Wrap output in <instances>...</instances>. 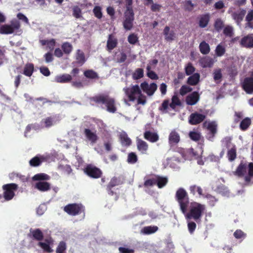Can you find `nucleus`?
<instances>
[{
  "label": "nucleus",
  "mask_w": 253,
  "mask_h": 253,
  "mask_svg": "<svg viewBox=\"0 0 253 253\" xmlns=\"http://www.w3.org/2000/svg\"><path fill=\"white\" fill-rule=\"evenodd\" d=\"M175 198L186 220L193 219L197 223L201 221V218L206 210L205 205L195 202H192L190 204V210L188 212L190 203L189 198L187 192L183 188L177 189Z\"/></svg>",
  "instance_id": "1"
},
{
  "label": "nucleus",
  "mask_w": 253,
  "mask_h": 253,
  "mask_svg": "<svg viewBox=\"0 0 253 253\" xmlns=\"http://www.w3.org/2000/svg\"><path fill=\"white\" fill-rule=\"evenodd\" d=\"M90 100L96 104L105 105L109 113H115L117 110L115 99L108 94H100L91 97Z\"/></svg>",
  "instance_id": "2"
},
{
  "label": "nucleus",
  "mask_w": 253,
  "mask_h": 253,
  "mask_svg": "<svg viewBox=\"0 0 253 253\" xmlns=\"http://www.w3.org/2000/svg\"><path fill=\"white\" fill-rule=\"evenodd\" d=\"M64 211L69 215L76 216L84 213V214L85 208L81 203H73L67 205L64 207Z\"/></svg>",
  "instance_id": "3"
},
{
  "label": "nucleus",
  "mask_w": 253,
  "mask_h": 253,
  "mask_svg": "<svg viewBox=\"0 0 253 253\" xmlns=\"http://www.w3.org/2000/svg\"><path fill=\"white\" fill-rule=\"evenodd\" d=\"M21 27L20 22L16 19L11 21L10 24H4L0 26V34L8 35L18 30Z\"/></svg>",
  "instance_id": "4"
},
{
  "label": "nucleus",
  "mask_w": 253,
  "mask_h": 253,
  "mask_svg": "<svg viewBox=\"0 0 253 253\" xmlns=\"http://www.w3.org/2000/svg\"><path fill=\"white\" fill-rule=\"evenodd\" d=\"M18 188V185L15 183H9L4 184L2 186L3 190V196L6 201L11 200L15 196V192Z\"/></svg>",
  "instance_id": "5"
},
{
  "label": "nucleus",
  "mask_w": 253,
  "mask_h": 253,
  "mask_svg": "<svg viewBox=\"0 0 253 253\" xmlns=\"http://www.w3.org/2000/svg\"><path fill=\"white\" fill-rule=\"evenodd\" d=\"M84 173L89 177L97 179L101 177L102 172L101 170L96 166L91 165H87L84 169Z\"/></svg>",
  "instance_id": "6"
},
{
  "label": "nucleus",
  "mask_w": 253,
  "mask_h": 253,
  "mask_svg": "<svg viewBox=\"0 0 253 253\" xmlns=\"http://www.w3.org/2000/svg\"><path fill=\"white\" fill-rule=\"evenodd\" d=\"M124 90L130 101H134L136 99L135 96L141 94V92L139 86L137 84L130 88H124Z\"/></svg>",
  "instance_id": "7"
},
{
  "label": "nucleus",
  "mask_w": 253,
  "mask_h": 253,
  "mask_svg": "<svg viewBox=\"0 0 253 253\" xmlns=\"http://www.w3.org/2000/svg\"><path fill=\"white\" fill-rule=\"evenodd\" d=\"M124 17L125 19L123 23V27L126 31L130 30L133 26L134 12H125Z\"/></svg>",
  "instance_id": "8"
},
{
  "label": "nucleus",
  "mask_w": 253,
  "mask_h": 253,
  "mask_svg": "<svg viewBox=\"0 0 253 253\" xmlns=\"http://www.w3.org/2000/svg\"><path fill=\"white\" fill-rule=\"evenodd\" d=\"M206 116L197 112L192 113L188 118V122L191 125H197L203 122Z\"/></svg>",
  "instance_id": "9"
},
{
  "label": "nucleus",
  "mask_w": 253,
  "mask_h": 253,
  "mask_svg": "<svg viewBox=\"0 0 253 253\" xmlns=\"http://www.w3.org/2000/svg\"><path fill=\"white\" fill-rule=\"evenodd\" d=\"M142 90L148 96L152 95L157 89L156 84L153 83L149 84L147 82H144L140 84Z\"/></svg>",
  "instance_id": "10"
},
{
  "label": "nucleus",
  "mask_w": 253,
  "mask_h": 253,
  "mask_svg": "<svg viewBox=\"0 0 253 253\" xmlns=\"http://www.w3.org/2000/svg\"><path fill=\"white\" fill-rule=\"evenodd\" d=\"M28 237L33 240H36L39 242L43 240V234L41 229L37 228L33 229L31 228L30 229V232L28 235Z\"/></svg>",
  "instance_id": "11"
},
{
  "label": "nucleus",
  "mask_w": 253,
  "mask_h": 253,
  "mask_svg": "<svg viewBox=\"0 0 253 253\" xmlns=\"http://www.w3.org/2000/svg\"><path fill=\"white\" fill-rule=\"evenodd\" d=\"M242 87L247 93H253V77L246 78L243 83Z\"/></svg>",
  "instance_id": "12"
},
{
  "label": "nucleus",
  "mask_w": 253,
  "mask_h": 253,
  "mask_svg": "<svg viewBox=\"0 0 253 253\" xmlns=\"http://www.w3.org/2000/svg\"><path fill=\"white\" fill-rule=\"evenodd\" d=\"M200 100V94L197 91H193L187 95L185 99L186 103L188 105H194Z\"/></svg>",
  "instance_id": "13"
},
{
  "label": "nucleus",
  "mask_w": 253,
  "mask_h": 253,
  "mask_svg": "<svg viewBox=\"0 0 253 253\" xmlns=\"http://www.w3.org/2000/svg\"><path fill=\"white\" fill-rule=\"evenodd\" d=\"M198 25L201 28H204L208 26L211 19V14L206 13L200 15L198 17Z\"/></svg>",
  "instance_id": "14"
},
{
  "label": "nucleus",
  "mask_w": 253,
  "mask_h": 253,
  "mask_svg": "<svg viewBox=\"0 0 253 253\" xmlns=\"http://www.w3.org/2000/svg\"><path fill=\"white\" fill-rule=\"evenodd\" d=\"M52 243L53 240L50 237L44 239V242H39L38 246L42 248L44 252L50 253L53 252V250L50 246Z\"/></svg>",
  "instance_id": "15"
},
{
  "label": "nucleus",
  "mask_w": 253,
  "mask_h": 253,
  "mask_svg": "<svg viewBox=\"0 0 253 253\" xmlns=\"http://www.w3.org/2000/svg\"><path fill=\"white\" fill-rule=\"evenodd\" d=\"M180 140L179 134L175 130H172L169 136V143L170 146L178 144Z\"/></svg>",
  "instance_id": "16"
},
{
  "label": "nucleus",
  "mask_w": 253,
  "mask_h": 253,
  "mask_svg": "<svg viewBox=\"0 0 253 253\" xmlns=\"http://www.w3.org/2000/svg\"><path fill=\"white\" fill-rule=\"evenodd\" d=\"M247 169L248 165L247 163L242 162L237 167L234 174L239 177H242L245 175Z\"/></svg>",
  "instance_id": "17"
},
{
  "label": "nucleus",
  "mask_w": 253,
  "mask_h": 253,
  "mask_svg": "<svg viewBox=\"0 0 253 253\" xmlns=\"http://www.w3.org/2000/svg\"><path fill=\"white\" fill-rule=\"evenodd\" d=\"M118 44V40L113 34H110L108 36L107 42V49L109 51H111L115 48Z\"/></svg>",
  "instance_id": "18"
},
{
  "label": "nucleus",
  "mask_w": 253,
  "mask_h": 253,
  "mask_svg": "<svg viewBox=\"0 0 253 253\" xmlns=\"http://www.w3.org/2000/svg\"><path fill=\"white\" fill-rule=\"evenodd\" d=\"M240 42L243 46L249 48L253 47V35L250 34L243 37Z\"/></svg>",
  "instance_id": "19"
},
{
  "label": "nucleus",
  "mask_w": 253,
  "mask_h": 253,
  "mask_svg": "<svg viewBox=\"0 0 253 253\" xmlns=\"http://www.w3.org/2000/svg\"><path fill=\"white\" fill-rule=\"evenodd\" d=\"M144 137L146 140L152 143L157 142L159 139V136L157 133L149 130L146 131L144 133Z\"/></svg>",
  "instance_id": "20"
},
{
  "label": "nucleus",
  "mask_w": 253,
  "mask_h": 253,
  "mask_svg": "<svg viewBox=\"0 0 253 253\" xmlns=\"http://www.w3.org/2000/svg\"><path fill=\"white\" fill-rule=\"evenodd\" d=\"M136 146L138 150L142 154H146L148 149V145L144 141L138 139L136 140Z\"/></svg>",
  "instance_id": "21"
},
{
  "label": "nucleus",
  "mask_w": 253,
  "mask_h": 253,
  "mask_svg": "<svg viewBox=\"0 0 253 253\" xmlns=\"http://www.w3.org/2000/svg\"><path fill=\"white\" fill-rule=\"evenodd\" d=\"M163 34L165 36V39L168 42L172 41L175 38V33L173 31H170V28L169 26H167L165 27Z\"/></svg>",
  "instance_id": "22"
},
{
  "label": "nucleus",
  "mask_w": 253,
  "mask_h": 253,
  "mask_svg": "<svg viewBox=\"0 0 253 253\" xmlns=\"http://www.w3.org/2000/svg\"><path fill=\"white\" fill-rule=\"evenodd\" d=\"M200 64L203 68H211L214 63V60L210 56H205L200 60Z\"/></svg>",
  "instance_id": "23"
},
{
  "label": "nucleus",
  "mask_w": 253,
  "mask_h": 253,
  "mask_svg": "<svg viewBox=\"0 0 253 253\" xmlns=\"http://www.w3.org/2000/svg\"><path fill=\"white\" fill-rule=\"evenodd\" d=\"M35 188L42 192H45L51 189L49 183L46 181H39L36 183Z\"/></svg>",
  "instance_id": "24"
},
{
  "label": "nucleus",
  "mask_w": 253,
  "mask_h": 253,
  "mask_svg": "<svg viewBox=\"0 0 253 253\" xmlns=\"http://www.w3.org/2000/svg\"><path fill=\"white\" fill-rule=\"evenodd\" d=\"M45 161V158L43 156H36L30 160L29 164L31 166L36 167L41 165Z\"/></svg>",
  "instance_id": "25"
},
{
  "label": "nucleus",
  "mask_w": 253,
  "mask_h": 253,
  "mask_svg": "<svg viewBox=\"0 0 253 253\" xmlns=\"http://www.w3.org/2000/svg\"><path fill=\"white\" fill-rule=\"evenodd\" d=\"M72 79V78L70 75L65 74L56 76L55 81L58 83H66L71 82Z\"/></svg>",
  "instance_id": "26"
},
{
  "label": "nucleus",
  "mask_w": 253,
  "mask_h": 253,
  "mask_svg": "<svg viewBox=\"0 0 253 253\" xmlns=\"http://www.w3.org/2000/svg\"><path fill=\"white\" fill-rule=\"evenodd\" d=\"M84 133L86 137L93 143H95L98 139V136L95 132H92L88 128L84 129Z\"/></svg>",
  "instance_id": "27"
},
{
  "label": "nucleus",
  "mask_w": 253,
  "mask_h": 253,
  "mask_svg": "<svg viewBox=\"0 0 253 253\" xmlns=\"http://www.w3.org/2000/svg\"><path fill=\"white\" fill-rule=\"evenodd\" d=\"M200 76L198 73H195L187 79V84L190 85H196L200 81Z\"/></svg>",
  "instance_id": "28"
},
{
  "label": "nucleus",
  "mask_w": 253,
  "mask_h": 253,
  "mask_svg": "<svg viewBox=\"0 0 253 253\" xmlns=\"http://www.w3.org/2000/svg\"><path fill=\"white\" fill-rule=\"evenodd\" d=\"M34 71V66L33 63H27L23 69V74L27 76V77H31Z\"/></svg>",
  "instance_id": "29"
},
{
  "label": "nucleus",
  "mask_w": 253,
  "mask_h": 253,
  "mask_svg": "<svg viewBox=\"0 0 253 253\" xmlns=\"http://www.w3.org/2000/svg\"><path fill=\"white\" fill-rule=\"evenodd\" d=\"M207 129L210 131L209 137L213 138L217 132V125L214 122H210L208 125Z\"/></svg>",
  "instance_id": "30"
},
{
  "label": "nucleus",
  "mask_w": 253,
  "mask_h": 253,
  "mask_svg": "<svg viewBox=\"0 0 253 253\" xmlns=\"http://www.w3.org/2000/svg\"><path fill=\"white\" fill-rule=\"evenodd\" d=\"M40 43L42 45H47V47L50 50H53L55 45L56 41L54 39L48 40H41L40 41Z\"/></svg>",
  "instance_id": "31"
},
{
  "label": "nucleus",
  "mask_w": 253,
  "mask_h": 253,
  "mask_svg": "<svg viewBox=\"0 0 253 253\" xmlns=\"http://www.w3.org/2000/svg\"><path fill=\"white\" fill-rule=\"evenodd\" d=\"M199 49L201 53L204 55H207L210 52V46L205 41H202L199 44Z\"/></svg>",
  "instance_id": "32"
},
{
  "label": "nucleus",
  "mask_w": 253,
  "mask_h": 253,
  "mask_svg": "<svg viewBox=\"0 0 253 253\" xmlns=\"http://www.w3.org/2000/svg\"><path fill=\"white\" fill-rule=\"evenodd\" d=\"M156 184L159 188L164 187L168 183V179L167 177L156 175Z\"/></svg>",
  "instance_id": "33"
},
{
  "label": "nucleus",
  "mask_w": 253,
  "mask_h": 253,
  "mask_svg": "<svg viewBox=\"0 0 253 253\" xmlns=\"http://www.w3.org/2000/svg\"><path fill=\"white\" fill-rule=\"evenodd\" d=\"M120 139L121 144L123 146H128L131 143V139L128 137L127 134L125 133H122L120 135Z\"/></svg>",
  "instance_id": "34"
},
{
  "label": "nucleus",
  "mask_w": 253,
  "mask_h": 253,
  "mask_svg": "<svg viewBox=\"0 0 253 253\" xmlns=\"http://www.w3.org/2000/svg\"><path fill=\"white\" fill-rule=\"evenodd\" d=\"M246 13L245 9L241 10L239 12H234L232 14L233 19L236 20L237 23H240L243 20Z\"/></svg>",
  "instance_id": "35"
},
{
  "label": "nucleus",
  "mask_w": 253,
  "mask_h": 253,
  "mask_svg": "<svg viewBox=\"0 0 253 253\" xmlns=\"http://www.w3.org/2000/svg\"><path fill=\"white\" fill-rule=\"evenodd\" d=\"M158 230L157 226H148L143 227L141 230V233L145 235H149L155 233Z\"/></svg>",
  "instance_id": "36"
},
{
  "label": "nucleus",
  "mask_w": 253,
  "mask_h": 253,
  "mask_svg": "<svg viewBox=\"0 0 253 253\" xmlns=\"http://www.w3.org/2000/svg\"><path fill=\"white\" fill-rule=\"evenodd\" d=\"M190 193L193 195H195L196 193L199 196H203V189L202 188L197 185H192L189 187Z\"/></svg>",
  "instance_id": "37"
},
{
  "label": "nucleus",
  "mask_w": 253,
  "mask_h": 253,
  "mask_svg": "<svg viewBox=\"0 0 253 253\" xmlns=\"http://www.w3.org/2000/svg\"><path fill=\"white\" fill-rule=\"evenodd\" d=\"M227 156L230 162H232L236 159L237 157V152L236 148L235 145L228 150Z\"/></svg>",
  "instance_id": "38"
},
{
  "label": "nucleus",
  "mask_w": 253,
  "mask_h": 253,
  "mask_svg": "<svg viewBox=\"0 0 253 253\" xmlns=\"http://www.w3.org/2000/svg\"><path fill=\"white\" fill-rule=\"evenodd\" d=\"M84 76L90 79H98L99 76L98 74L93 70H87L84 73Z\"/></svg>",
  "instance_id": "39"
},
{
  "label": "nucleus",
  "mask_w": 253,
  "mask_h": 253,
  "mask_svg": "<svg viewBox=\"0 0 253 253\" xmlns=\"http://www.w3.org/2000/svg\"><path fill=\"white\" fill-rule=\"evenodd\" d=\"M251 124V120L249 118L243 119L240 124V128L242 130L245 131L248 129Z\"/></svg>",
  "instance_id": "40"
},
{
  "label": "nucleus",
  "mask_w": 253,
  "mask_h": 253,
  "mask_svg": "<svg viewBox=\"0 0 253 253\" xmlns=\"http://www.w3.org/2000/svg\"><path fill=\"white\" fill-rule=\"evenodd\" d=\"M144 76V70L142 68H137L132 74L133 80L140 79Z\"/></svg>",
  "instance_id": "41"
},
{
  "label": "nucleus",
  "mask_w": 253,
  "mask_h": 253,
  "mask_svg": "<svg viewBox=\"0 0 253 253\" xmlns=\"http://www.w3.org/2000/svg\"><path fill=\"white\" fill-rule=\"evenodd\" d=\"M76 60L78 63L82 65L85 61L84 54L80 49H78L77 51Z\"/></svg>",
  "instance_id": "42"
},
{
  "label": "nucleus",
  "mask_w": 253,
  "mask_h": 253,
  "mask_svg": "<svg viewBox=\"0 0 253 253\" xmlns=\"http://www.w3.org/2000/svg\"><path fill=\"white\" fill-rule=\"evenodd\" d=\"M61 48L66 54H69L73 50L72 44L68 42H64L61 45Z\"/></svg>",
  "instance_id": "43"
},
{
  "label": "nucleus",
  "mask_w": 253,
  "mask_h": 253,
  "mask_svg": "<svg viewBox=\"0 0 253 253\" xmlns=\"http://www.w3.org/2000/svg\"><path fill=\"white\" fill-rule=\"evenodd\" d=\"M226 52L225 47L221 44H218L215 49V53L217 57L223 56Z\"/></svg>",
  "instance_id": "44"
},
{
  "label": "nucleus",
  "mask_w": 253,
  "mask_h": 253,
  "mask_svg": "<svg viewBox=\"0 0 253 253\" xmlns=\"http://www.w3.org/2000/svg\"><path fill=\"white\" fill-rule=\"evenodd\" d=\"M49 178L50 176L48 175L43 173L37 174L33 177V179L36 181L46 180H49Z\"/></svg>",
  "instance_id": "45"
},
{
  "label": "nucleus",
  "mask_w": 253,
  "mask_h": 253,
  "mask_svg": "<svg viewBox=\"0 0 253 253\" xmlns=\"http://www.w3.org/2000/svg\"><path fill=\"white\" fill-rule=\"evenodd\" d=\"M138 161V157L134 152L128 153L127 156V162L129 164H134Z\"/></svg>",
  "instance_id": "46"
},
{
  "label": "nucleus",
  "mask_w": 253,
  "mask_h": 253,
  "mask_svg": "<svg viewBox=\"0 0 253 253\" xmlns=\"http://www.w3.org/2000/svg\"><path fill=\"white\" fill-rule=\"evenodd\" d=\"M73 16L77 19L80 18L82 16V10L78 6L75 5L72 7Z\"/></svg>",
  "instance_id": "47"
},
{
  "label": "nucleus",
  "mask_w": 253,
  "mask_h": 253,
  "mask_svg": "<svg viewBox=\"0 0 253 253\" xmlns=\"http://www.w3.org/2000/svg\"><path fill=\"white\" fill-rule=\"evenodd\" d=\"M66 243L64 241H61L56 248V253H66Z\"/></svg>",
  "instance_id": "48"
},
{
  "label": "nucleus",
  "mask_w": 253,
  "mask_h": 253,
  "mask_svg": "<svg viewBox=\"0 0 253 253\" xmlns=\"http://www.w3.org/2000/svg\"><path fill=\"white\" fill-rule=\"evenodd\" d=\"M224 27L223 21L220 18H217L214 23V28L217 32L220 31Z\"/></svg>",
  "instance_id": "49"
},
{
  "label": "nucleus",
  "mask_w": 253,
  "mask_h": 253,
  "mask_svg": "<svg viewBox=\"0 0 253 253\" xmlns=\"http://www.w3.org/2000/svg\"><path fill=\"white\" fill-rule=\"evenodd\" d=\"M122 183L123 182L121 181L120 178L114 176L111 179L107 185L110 187H114L116 186L122 184Z\"/></svg>",
  "instance_id": "50"
},
{
  "label": "nucleus",
  "mask_w": 253,
  "mask_h": 253,
  "mask_svg": "<svg viewBox=\"0 0 253 253\" xmlns=\"http://www.w3.org/2000/svg\"><path fill=\"white\" fill-rule=\"evenodd\" d=\"M195 71V68L191 62H189L185 67V73L188 76L192 75Z\"/></svg>",
  "instance_id": "51"
},
{
  "label": "nucleus",
  "mask_w": 253,
  "mask_h": 253,
  "mask_svg": "<svg viewBox=\"0 0 253 253\" xmlns=\"http://www.w3.org/2000/svg\"><path fill=\"white\" fill-rule=\"evenodd\" d=\"M192 90V88L186 85H183L180 90H179V93L181 95L184 96L185 94H186L187 93L190 92Z\"/></svg>",
  "instance_id": "52"
},
{
  "label": "nucleus",
  "mask_w": 253,
  "mask_h": 253,
  "mask_svg": "<svg viewBox=\"0 0 253 253\" xmlns=\"http://www.w3.org/2000/svg\"><path fill=\"white\" fill-rule=\"evenodd\" d=\"M189 136L191 139L195 141H198L201 138L200 133L194 131H190L189 133Z\"/></svg>",
  "instance_id": "53"
},
{
  "label": "nucleus",
  "mask_w": 253,
  "mask_h": 253,
  "mask_svg": "<svg viewBox=\"0 0 253 253\" xmlns=\"http://www.w3.org/2000/svg\"><path fill=\"white\" fill-rule=\"evenodd\" d=\"M197 227L196 223L194 221H189L187 222V227L189 232L192 234L194 232Z\"/></svg>",
  "instance_id": "54"
},
{
  "label": "nucleus",
  "mask_w": 253,
  "mask_h": 253,
  "mask_svg": "<svg viewBox=\"0 0 253 253\" xmlns=\"http://www.w3.org/2000/svg\"><path fill=\"white\" fill-rule=\"evenodd\" d=\"M253 10L249 11L246 17V21L247 22V26L251 28L250 23H253Z\"/></svg>",
  "instance_id": "55"
},
{
  "label": "nucleus",
  "mask_w": 253,
  "mask_h": 253,
  "mask_svg": "<svg viewBox=\"0 0 253 253\" xmlns=\"http://www.w3.org/2000/svg\"><path fill=\"white\" fill-rule=\"evenodd\" d=\"M127 41L128 42L131 44H135L138 41V38L135 34H130L128 38Z\"/></svg>",
  "instance_id": "56"
},
{
  "label": "nucleus",
  "mask_w": 253,
  "mask_h": 253,
  "mask_svg": "<svg viewBox=\"0 0 253 253\" xmlns=\"http://www.w3.org/2000/svg\"><path fill=\"white\" fill-rule=\"evenodd\" d=\"M93 12L96 18L101 19L102 17L101 8L100 6H95L93 9Z\"/></svg>",
  "instance_id": "57"
},
{
  "label": "nucleus",
  "mask_w": 253,
  "mask_h": 253,
  "mask_svg": "<svg viewBox=\"0 0 253 253\" xmlns=\"http://www.w3.org/2000/svg\"><path fill=\"white\" fill-rule=\"evenodd\" d=\"M234 236L235 237V238L238 239H244L246 237V234L245 233L241 230L238 229L236 230L234 233Z\"/></svg>",
  "instance_id": "58"
},
{
  "label": "nucleus",
  "mask_w": 253,
  "mask_h": 253,
  "mask_svg": "<svg viewBox=\"0 0 253 253\" xmlns=\"http://www.w3.org/2000/svg\"><path fill=\"white\" fill-rule=\"evenodd\" d=\"M223 34L226 36L232 37L234 34L232 27L229 26L225 27L223 30Z\"/></svg>",
  "instance_id": "59"
},
{
  "label": "nucleus",
  "mask_w": 253,
  "mask_h": 253,
  "mask_svg": "<svg viewBox=\"0 0 253 253\" xmlns=\"http://www.w3.org/2000/svg\"><path fill=\"white\" fill-rule=\"evenodd\" d=\"M213 79L216 81L220 80L222 78V75L221 73V69H218L214 71L213 73Z\"/></svg>",
  "instance_id": "60"
},
{
  "label": "nucleus",
  "mask_w": 253,
  "mask_h": 253,
  "mask_svg": "<svg viewBox=\"0 0 253 253\" xmlns=\"http://www.w3.org/2000/svg\"><path fill=\"white\" fill-rule=\"evenodd\" d=\"M156 185V177L145 180L144 186L146 187Z\"/></svg>",
  "instance_id": "61"
},
{
  "label": "nucleus",
  "mask_w": 253,
  "mask_h": 253,
  "mask_svg": "<svg viewBox=\"0 0 253 253\" xmlns=\"http://www.w3.org/2000/svg\"><path fill=\"white\" fill-rule=\"evenodd\" d=\"M126 10L125 12H133L132 7V0H126Z\"/></svg>",
  "instance_id": "62"
},
{
  "label": "nucleus",
  "mask_w": 253,
  "mask_h": 253,
  "mask_svg": "<svg viewBox=\"0 0 253 253\" xmlns=\"http://www.w3.org/2000/svg\"><path fill=\"white\" fill-rule=\"evenodd\" d=\"M206 198L209 200V204L211 206H214L216 202L217 201V200L215 197L212 196L211 194H207L206 195Z\"/></svg>",
  "instance_id": "63"
},
{
  "label": "nucleus",
  "mask_w": 253,
  "mask_h": 253,
  "mask_svg": "<svg viewBox=\"0 0 253 253\" xmlns=\"http://www.w3.org/2000/svg\"><path fill=\"white\" fill-rule=\"evenodd\" d=\"M118 250L120 253H134V250L132 249L120 247Z\"/></svg>",
  "instance_id": "64"
}]
</instances>
